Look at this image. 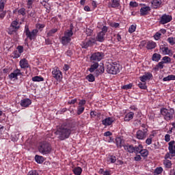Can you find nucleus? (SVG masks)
Returning <instances> with one entry per match:
<instances>
[{"label": "nucleus", "mask_w": 175, "mask_h": 175, "mask_svg": "<svg viewBox=\"0 0 175 175\" xmlns=\"http://www.w3.org/2000/svg\"><path fill=\"white\" fill-rule=\"evenodd\" d=\"M108 28L107 26H103L102 30L99 31L96 37V40L97 42H100V43L105 42V36H106V33H107Z\"/></svg>", "instance_id": "6e6552de"}, {"label": "nucleus", "mask_w": 175, "mask_h": 175, "mask_svg": "<svg viewBox=\"0 0 175 175\" xmlns=\"http://www.w3.org/2000/svg\"><path fill=\"white\" fill-rule=\"evenodd\" d=\"M162 58L161 54L154 53L152 56V61H154L155 62H159V60Z\"/></svg>", "instance_id": "393cba45"}, {"label": "nucleus", "mask_w": 175, "mask_h": 175, "mask_svg": "<svg viewBox=\"0 0 175 175\" xmlns=\"http://www.w3.org/2000/svg\"><path fill=\"white\" fill-rule=\"evenodd\" d=\"M51 144L47 142H40L38 144V151L42 155H47L51 152Z\"/></svg>", "instance_id": "f03ea898"}, {"label": "nucleus", "mask_w": 175, "mask_h": 175, "mask_svg": "<svg viewBox=\"0 0 175 175\" xmlns=\"http://www.w3.org/2000/svg\"><path fill=\"white\" fill-rule=\"evenodd\" d=\"M12 54H13L12 58L14 59L20 58V57H21V53H19L17 50L14 51Z\"/></svg>", "instance_id": "37998d69"}, {"label": "nucleus", "mask_w": 175, "mask_h": 175, "mask_svg": "<svg viewBox=\"0 0 175 175\" xmlns=\"http://www.w3.org/2000/svg\"><path fill=\"white\" fill-rule=\"evenodd\" d=\"M116 143L118 148H121L122 147V139L120 137L116 139Z\"/></svg>", "instance_id": "58836bf2"}, {"label": "nucleus", "mask_w": 175, "mask_h": 175, "mask_svg": "<svg viewBox=\"0 0 175 175\" xmlns=\"http://www.w3.org/2000/svg\"><path fill=\"white\" fill-rule=\"evenodd\" d=\"M86 79L90 83H94L95 81V77L92 74H90L86 77Z\"/></svg>", "instance_id": "4c0bfd02"}, {"label": "nucleus", "mask_w": 175, "mask_h": 175, "mask_svg": "<svg viewBox=\"0 0 175 175\" xmlns=\"http://www.w3.org/2000/svg\"><path fill=\"white\" fill-rule=\"evenodd\" d=\"M98 68H99V63L94 62V64H93L89 68V71L90 73H92L93 72H95V70L98 69Z\"/></svg>", "instance_id": "a878e982"}, {"label": "nucleus", "mask_w": 175, "mask_h": 175, "mask_svg": "<svg viewBox=\"0 0 175 175\" xmlns=\"http://www.w3.org/2000/svg\"><path fill=\"white\" fill-rule=\"evenodd\" d=\"M87 42H88V45L89 46V47H91V46H94V44H95L94 39H90Z\"/></svg>", "instance_id": "5fc2aeb1"}, {"label": "nucleus", "mask_w": 175, "mask_h": 175, "mask_svg": "<svg viewBox=\"0 0 175 175\" xmlns=\"http://www.w3.org/2000/svg\"><path fill=\"white\" fill-rule=\"evenodd\" d=\"M19 65L21 69H27V68H29V64H28V60L27 59H21L19 62Z\"/></svg>", "instance_id": "6ab92c4d"}, {"label": "nucleus", "mask_w": 175, "mask_h": 175, "mask_svg": "<svg viewBox=\"0 0 175 175\" xmlns=\"http://www.w3.org/2000/svg\"><path fill=\"white\" fill-rule=\"evenodd\" d=\"M3 9H5V3H0V12H3Z\"/></svg>", "instance_id": "0e129e2a"}, {"label": "nucleus", "mask_w": 175, "mask_h": 175, "mask_svg": "<svg viewBox=\"0 0 175 175\" xmlns=\"http://www.w3.org/2000/svg\"><path fill=\"white\" fill-rule=\"evenodd\" d=\"M160 111L165 121H170L171 120H173V117H174V109L173 108H170V109L162 108Z\"/></svg>", "instance_id": "20e7f679"}, {"label": "nucleus", "mask_w": 175, "mask_h": 175, "mask_svg": "<svg viewBox=\"0 0 175 175\" xmlns=\"http://www.w3.org/2000/svg\"><path fill=\"white\" fill-rule=\"evenodd\" d=\"M148 136V129L138 130L136 132V137L138 140H144Z\"/></svg>", "instance_id": "9b49d317"}, {"label": "nucleus", "mask_w": 175, "mask_h": 175, "mask_svg": "<svg viewBox=\"0 0 175 175\" xmlns=\"http://www.w3.org/2000/svg\"><path fill=\"white\" fill-rule=\"evenodd\" d=\"M161 36H162V33L157 32L154 36V38L155 39V40H159L161 39Z\"/></svg>", "instance_id": "603ef678"}, {"label": "nucleus", "mask_w": 175, "mask_h": 175, "mask_svg": "<svg viewBox=\"0 0 175 175\" xmlns=\"http://www.w3.org/2000/svg\"><path fill=\"white\" fill-rule=\"evenodd\" d=\"M171 125H172V127L167 131V133H169V135L173 133V132H175V122H172Z\"/></svg>", "instance_id": "79ce46f5"}, {"label": "nucleus", "mask_w": 175, "mask_h": 175, "mask_svg": "<svg viewBox=\"0 0 175 175\" xmlns=\"http://www.w3.org/2000/svg\"><path fill=\"white\" fill-rule=\"evenodd\" d=\"M154 136L155 135L154 134H152V135H150L149 137L146 139V144H148V146H150V144L152 143V139H154Z\"/></svg>", "instance_id": "f704fd0d"}, {"label": "nucleus", "mask_w": 175, "mask_h": 175, "mask_svg": "<svg viewBox=\"0 0 175 175\" xmlns=\"http://www.w3.org/2000/svg\"><path fill=\"white\" fill-rule=\"evenodd\" d=\"M167 42L170 46H174L175 44V37H169L167 38Z\"/></svg>", "instance_id": "473e14b6"}, {"label": "nucleus", "mask_w": 175, "mask_h": 175, "mask_svg": "<svg viewBox=\"0 0 175 175\" xmlns=\"http://www.w3.org/2000/svg\"><path fill=\"white\" fill-rule=\"evenodd\" d=\"M162 61L164 62V64H170L172 59L167 56H165L163 57Z\"/></svg>", "instance_id": "c03bdc74"}, {"label": "nucleus", "mask_w": 175, "mask_h": 175, "mask_svg": "<svg viewBox=\"0 0 175 175\" xmlns=\"http://www.w3.org/2000/svg\"><path fill=\"white\" fill-rule=\"evenodd\" d=\"M113 122H114V119L111 117L106 118L102 121V124L105 125V126H110Z\"/></svg>", "instance_id": "a211bd4d"}, {"label": "nucleus", "mask_w": 175, "mask_h": 175, "mask_svg": "<svg viewBox=\"0 0 175 175\" xmlns=\"http://www.w3.org/2000/svg\"><path fill=\"white\" fill-rule=\"evenodd\" d=\"M111 2L108 3V8H109L117 9L120 6V0H111Z\"/></svg>", "instance_id": "aec40b11"}, {"label": "nucleus", "mask_w": 175, "mask_h": 175, "mask_svg": "<svg viewBox=\"0 0 175 175\" xmlns=\"http://www.w3.org/2000/svg\"><path fill=\"white\" fill-rule=\"evenodd\" d=\"M38 32H39V30L37 29H33L31 31L28 25L25 26V33L27 36V39H29V40H35L36 36H38Z\"/></svg>", "instance_id": "423d86ee"}, {"label": "nucleus", "mask_w": 175, "mask_h": 175, "mask_svg": "<svg viewBox=\"0 0 175 175\" xmlns=\"http://www.w3.org/2000/svg\"><path fill=\"white\" fill-rule=\"evenodd\" d=\"M130 6L131 8H137L139 6V4L136 1H131Z\"/></svg>", "instance_id": "bf43d9fd"}, {"label": "nucleus", "mask_w": 175, "mask_h": 175, "mask_svg": "<svg viewBox=\"0 0 175 175\" xmlns=\"http://www.w3.org/2000/svg\"><path fill=\"white\" fill-rule=\"evenodd\" d=\"M124 148L126 151H127V152H130V154H133L135 151V146H133V145H124Z\"/></svg>", "instance_id": "412c9836"}, {"label": "nucleus", "mask_w": 175, "mask_h": 175, "mask_svg": "<svg viewBox=\"0 0 175 175\" xmlns=\"http://www.w3.org/2000/svg\"><path fill=\"white\" fill-rule=\"evenodd\" d=\"M44 27H46V25H44V24L38 23L36 25V28L38 29H43V28H44Z\"/></svg>", "instance_id": "680f3d73"}, {"label": "nucleus", "mask_w": 175, "mask_h": 175, "mask_svg": "<svg viewBox=\"0 0 175 175\" xmlns=\"http://www.w3.org/2000/svg\"><path fill=\"white\" fill-rule=\"evenodd\" d=\"M76 124L73 123L64 124L57 129L55 135L59 140H65L69 139L72 132H76Z\"/></svg>", "instance_id": "f257e3e1"}, {"label": "nucleus", "mask_w": 175, "mask_h": 175, "mask_svg": "<svg viewBox=\"0 0 175 175\" xmlns=\"http://www.w3.org/2000/svg\"><path fill=\"white\" fill-rule=\"evenodd\" d=\"M164 64L165 62H163V61L159 62L158 64L154 68V70H159V69H163Z\"/></svg>", "instance_id": "72a5a7b5"}, {"label": "nucleus", "mask_w": 175, "mask_h": 175, "mask_svg": "<svg viewBox=\"0 0 175 175\" xmlns=\"http://www.w3.org/2000/svg\"><path fill=\"white\" fill-rule=\"evenodd\" d=\"M8 76L10 80H13V79H14V80H18V76H23V72H21V70L20 69L16 68Z\"/></svg>", "instance_id": "4468645a"}, {"label": "nucleus", "mask_w": 175, "mask_h": 175, "mask_svg": "<svg viewBox=\"0 0 175 175\" xmlns=\"http://www.w3.org/2000/svg\"><path fill=\"white\" fill-rule=\"evenodd\" d=\"M163 165L167 169H170V167H172V161H170V160H167V159H165L163 161Z\"/></svg>", "instance_id": "7c9ffc66"}, {"label": "nucleus", "mask_w": 175, "mask_h": 175, "mask_svg": "<svg viewBox=\"0 0 175 175\" xmlns=\"http://www.w3.org/2000/svg\"><path fill=\"white\" fill-rule=\"evenodd\" d=\"M35 161L37 163H43L44 162V158L42 156L36 154L35 156Z\"/></svg>", "instance_id": "cd10ccee"}, {"label": "nucleus", "mask_w": 175, "mask_h": 175, "mask_svg": "<svg viewBox=\"0 0 175 175\" xmlns=\"http://www.w3.org/2000/svg\"><path fill=\"white\" fill-rule=\"evenodd\" d=\"M85 109V108L84 107L79 106L77 111V114H78V116H80V114H83V113L84 112Z\"/></svg>", "instance_id": "a19ab883"}, {"label": "nucleus", "mask_w": 175, "mask_h": 175, "mask_svg": "<svg viewBox=\"0 0 175 175\" xmlns=\"http://www.w3.org/2000/svg\"><path fill=\"white\" fill-rule=\"evenodd\" d=\"M73 36V31H72V28L70 29H68L64 32V36L62 37L61 43L63 46H66L68 43H70V40Z\"/></svg>", "instance_id": "0eeeda50"}, {"label": "nucleus", "mask_w": 175, "mask_h": 175, "mask_svg": "<svg viewBox=\"0 0 175 175\" xmlns=\"http://www.w3.org/2000/svg\"><path fill=\"white\" fill-rule=\"evenodd\" d=\"M163 172V168L162 167H157L154 170V173L156 174H161V173Z\"/></svg>", "instance_id": "49530a36"}, {"label": "nucleus", "mask_w": 175, "mask_h": 175, "mask_svg": "<svg viewBox=\"0 0 175 175\" xmlns=\"http://www.w3.org/2000/svg\"><path fill=\"white\" fill-rule=\"evenodd\" d=\"M18 14L25 16V8H21L18 10Z\"/></svg>", "instance_id": "6e6d98bb"}, {"label": "nucleus", "mask_w": 175, "mask_h": 175, "mask_svg": "<svg viewBox=\"0 0 175 175\" xmlns=\"http://www.w3.org/2000/svg\"><path fill=\"white\" fill-rule=\"evenodd\" d=\"M31 104H32V100H31V99L29 98H24L21 100V103H20L22 107H29V106H31Z\"/></svg>", "instance_id": "f3484780"}, {"label": "nucleus", "mask_w": 175, "mask_h": 175, "mask_svg": "<svg viewBox=\"0 0 175 175\" xmlns=\"http://www.w3.org/2000/svg\"><path fill=\"white\" fill-rule=\"evenodd\" d=\"M56 32H58V29H51L46 34L47 38H50V36H54V33H56Z\"/></svg>", "instance_id": "2f4dec72"}, {"label": "nucleus", "mask_w": 175, "mask_h": 175, "mask_svg": "<svg viewBox=\"0 0 175 175\" xmlns=\"http://www.w3.org/2000/svg\"><path fill=\"white\" fill-rule=\"evenodd\" d=\"M165 141L167 143H169V142H170V135L166 134V135H165Z\"/></svg>", "instance_id": "e2e57ef3"}, {"label": "nucleus", "mask_w": 175, "mask_h": 175, "mask_svg": "<svg viewBox=\"0 0 175 175\" xmlns=\"http://www.w3.org/2000/svg\"><path fill=\"white\" fill-rule=\"evenodd\" d=\"M16 49L18 50V53L21 55L23 54V53H24V47L23 46H18Z\"/></svg>", "instance_id": "8fccbe9b"}, {"label": "nucleus", "mask_w": 175, "mask_h": 175, "mask_svg": "<svg viewBox=\"0 0 175 175\" xmlns=\"http://www.w3.org/2000/svg\"><path fill=\"white\" fill-rule=\"evenodd\" d=\"M18 28H20V26H18V22L16 21H12L10 29H8L9 35H13L14 32H17V31H18Z\"/></svg>", "instance_id": "ddd939ff"}, {"label": "nucleus", "mask_w": 175, "mask_h": 175, "mask_svg": "<svg viewBox=\"0 0 175 175\" xmlns=\"http://www.w3.org/2000/svg\"><path fill=\"white\" fill-rule=\"evenodd\" d=\"M121 70V66L117 62H112L107 65V72L110 75H117Z\"/></svg>", "instance_id": "7ed1b4c3"}, {"label": "nucleus", "mask_w": 175, "mask_h": 175, "mask_svg": "<svg viewBox=\"0 0 175 175\" xmlns=\"http://www.w3.org/2000/svg\"><path fill=\"white\" fill-rule=\"evenodd\" d=\"M103 57H105V54L102 52H96L92 54L90 57V61L99 62V61H102L103 59Z\"/></svg>", "instance_id": "f8f14e48"}, {"label": "nucleus", "mask_w": 175, "mask_h": 175, "mask_svg": "<svg viewBox=\"0 0 175 175\" xmlns=\"http://www.w3.org/2000/svg\"><path fill=\"white\" fill-rule=\"evenodd\" d=\"M135 161H141L142 159V157L139 154H137L135 157H134Z\"/></svg>", "instance_id": "774afa93"}, {"label": "nucleus", "mask_w": 175, "mask_h": 175, "mask_svg": "<svg viewBox=\"0 0 175 175\" xmlns=\"http://www.w3.org/2000/svg\"><path fill=\"white\" fill-rule=\"evenodd\" d=\"M52 76L57 81H61L63 78L62 71L59 70V68L55 67L52 70Z\"/></svg>", "instance_id": "1a4fd4ad"}, {"label": "nucleus", "mask_w": 175, "mask_h": 175, "mask_svg": "<svg viewBox=\"0 0 175 175\" xmlns=\"http://www.w3.org/2000/svg\"><path fill=\"white\" fill-rule=\"evenodd\" d=\"M85 33H86L87 36H91V35H92V33H94V30L91 29L90 28H87L85 30Z\"/></svg>", "instance_id": "de8ad7c7"}, {"label": "nucleus", "mask_w": 175, "mask_h": 175, "mask_svg": "<svg viewBox=\"0 0 175 175\" xmlns=\"http://www.w3.org/2000/svg\"><path fill=\"white\" fill-rule=\"evenodd\" d=\"M33 1L34 0H27V7L29 9H31V8H32V5L33 4Z\"/></svg>", "instance_id": "13d9d810"}, {"label": "nucleus", "mask_w": 175, "mask_h": 175, "mask_svg": "<svg viewBox=\"0 0 175 175\" xmlns=\"http://www.w3.org/2000/svg\"><path fill=\"white\" fill-rule=\"evenodd\" d=\"M152 5L154 9H158L162 5V1L161 0H152Z\"/></svg>", "instance_id": "5701e85b"}, {"label": "nucleus", "mask_w": 175, "mask_h": 175, "mask_svg": "<svg viewBox=\"0 0 175 175\" xmlns=\"http://www.w3.org/2000/svg\"><path fill=\"white\" fill-rule=\"evenodd\" d=\"M140 16H148L150 12H151V8L150 6L142 7L139 10Z\"/></svg>", "instance_id": "dca6fc26"}, {"label": "nucleus", "mask_w": 175, "mask_h": 175, "mask_svg": "<svg viewBox=\"0 0 175 175\" xmlns=\"http://www.w3.org/2000/svg\"><path fill=\"white\" fill-rule=\"evenodd\" d=\"M168 150L169 152H167L165 155V159H172L174 158L175 159V141L172 140L168 143Z\"/></svg>", "instance_id": "39448f33"}, {"label": "nucleus", "mask_w": 175, "mask_h": 175, "mask_svg": "<svg viewBox=\"0 0 175 175\" xmlns=\"http://www.w3.org/2000/svg\"><path fill=\"white\" fill-rule=\"evenodd\" d=\"M31 80L34 83H36V82L40 83V81H44V78H43L41 76H35L32 77Z\"/></svg>", "instance_id": "bb28decb"}, {"label": "nucleus", "mask_w": 175, "mask_h": 175, "mask_svg": "<svg viewBox=\"0 0 175 175\" xmlns=\"http://www.w3.org/2000/svg\"><path fill=\"white\" fill-rule=\"evenodd\" d=\"M135 116V113L132 111L129 112L127 114L124 116V121H131V120L133 119V116Z\"/></svg>", "instance_id": "b1692460"}, {"label": "nucleus", "mask_w": 175, "mask_h": 175, "mask_svg": "<svg viewBox=\"0 0 175 175\" xmlns=\"http://www.w3.org/2000/svg\"><path fill=\"white\" fill-rule=\"evenodd\" d=\"M116 161H117V158L116 157V156H109L108 159V162H109V163H116Z\"/></svg>", "instance_id": "ea45409f"}, {"label": "nucleus", "mask_w": 175, "mask_h": 175, "mask_svg": "<svg viewBox=\"0 0 175 175\" xmlns=\"http://www.w3.org/2000/svg\"><path fill=\"white\" fill-rule=\"evenodd\" d=\"M172 20L173 17L172 16V15L164 14L159 19V24H161V25H165V24L170 23V21H172Z\"/></svg>", "instance_id": "9d476101"}, {"label": "nucleus", "mask_w": 175, "mask_h": 175, "mask_svg": "<svg viewBox=\"0 0 175 175\" xmlns=\"http://www.w3.org/2000/svg\"><path fill=\"white\" fill-rule=\"evenodd\" d=\"M142 148H143V145H142V144L134 146L135 154H140Z\"/></svg>", "instance_id": "c756f323"}, {"label": "nucleus", "mask_w": 175, "mask_h": 175, "mask_svg": "<svg viewBox=\"0 0 175 175\" xmlns=\"http://www.w3.org/2000/svg\"><path fill=\"white\" fill-rule=\"evenodd\" d=\"M171 80H175V75H168L163 79V81H170Z\"/></svg>", "instance_id": "c9c22d12"}, {"label": "nucleus", "mask_w": 175, "mask_h": 175, "mask_svg": "<svg viewBox=\"0 0 175 175\" xmlns=\"http://www.w3.org/2000/svg\"><path fill=\"white\" fill-rule=\"evenodd\" d=\"M122 90H131L132 88V83L124 85L122 87Z\"/></svg>", "instance_id": "4d7b16f0"}, {"label": "nucleus", "mask_w": 175, "mask_h": 175, "mask_svg": "<svg viewBox=\"0 0 175 175\" xmlns=\"http://www.w3.org/2000/svg\"><path fill=\"white\" fill-rule=\"evenodd\" d=\"M137 86L140 90H146L147 88V85L146 82H139Z\"/></svg>", "instance_id": "e433bc0d"}, {"label": "nucleus", "mask_w": 175, "mask_h": 175, "mask_svg": "<svg viewBox=\"0 0 175 175\" xmlns=\"http://www.w3.org/2000/svg\"><path fill=\"white\" fill-rule=\"evenodd\" d=\"M105 72V67L100 66L98 70H96V75H98V73H103Z\"/></svg>", "instance_id": "864d4df0"}, {"label": "nucleus", "mask_w": 175, "mask_h": 175, "mask_svg": "<svg viewBox=\"0 0 175 175\" xmlns=\"http://www.w3.org/2000/svg\"><path fill=\"white\" fill-rule=\"evenodd\" d=\"M152 79V74L151 72H145L144 75L139 77V80L142 83H146L147 80Z\"/></svg>", "instance_id": "2eb2a0df"}, {"label": "nucleus", "mask_w": 175, "mask_h": 175, "mask_svg": "<svg viewBox=\"0 0 175 175\" xmlns=\"http://www.w3.org/2000/svg\"><path fill=\"white\" fill-rule=\"evenodd\" d=\"M72 172L75 175H81V173L83 172V169H81V167H77L72 170Z\"/></svg>", "instance_id": "c85d7f7f"}, {"label": "nucleus", "mask_w": 175, "mask_h": 175, "mask_svg": "<svg viewBox=\"0 0 175 175\" xmlns=\"http://www.w3.org/2000/svg\"><path fill=\"white\" fill-rule=\"evenodd\" d=\"M157 47V43L154 41H148L146 44L147 50H152Z\"/></svg>", "instance_id": "4be33fe9"}, {"label": "nucleus", "mask_w": 175, "mask_h": 175, "mask_svg": "<svg viewBox=\"0 0 175 175\" xmlns=\"http://www.w3.org/2000/svg\"><path fill=\"white\" fill-rule=\"evenodd\" d=\"M139 154L142 155V157H147L148 155V150L142 148Z\"/></svg>", "instance_id": "a18cd8bd"}, {"label": "nucleus", "mask_w": 175, "mask_h": 175, "mask_svg": "<svg viewBox=\"0 0 175 175\" xmlns=\"http://www.w3.org/2000/svg\"><path fill=\"white\" fill-rule=\"evenodd\" d=\"M45 44H53V41L50 40V38L45 39Z\"/></svg>", "instance_id": "69168bd1"}, {"label": "nucleus", "mask_w": 175, "mask_h": 175, "mask_svg": "<svg viewBox=\"0 0 175 175\" xmlns=\"http://www.w3.org/2000/svg\"><path fill=\"white\" fill-rule=\"evenodd\" d=\"M27 175H39V173L36 170L29 171Z\"/></svg>", "instance_id": "052dcab7"}, {"label": "nucleus", "mask_w": 175, "mask_h": 175, "mask_svg": "<svg viewBox=\"0 0 175 175\" xmlns=\"http://www.w3.org/2000/svg\"><path fill=\"white\" fill-rule=\"evenodd\" d=\"M86 101L85 100H81L79 103V106H84V105H85Z\"/></svg>", "instance_id": "338daca9"}, {"label": "nucleus", "mask_w": 175, "mask_h": 175, "mask_svg": "<svg viewBox=\"0 0 175 175\" xmlns=\"http://www.w3.org/2000/svg\"><path fill=\"white\" fill-rule=\"evenodd\" d=\"M135 31H136V25H131L129 29V32L130 33H133V32H135Z\"/></svg>", "instance_id": "09e8293b"}, {"label": "nucleus", "mask_w": 175, "mask_h": 175, "mask_svg": "<svg viewBox=\"0 0 175 175\" xmlns=\"http://www.w3.org/2000/svg\"><path fill=\"white\" fill-rule=\"evenodd\" d=\"M81 46L82 49H88L89 46H88V41L82 42L81 44Z\"/></svg>", "instance_id": "3c124183"}]
</instances>
